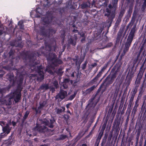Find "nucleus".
I'll use <instances>...</instances> for the list:
<instances>
[{
	"mask_svg": "<svg viewBox=\"0 0 146 146\" xmlns=\"http://www.w3.org/2000/svg\"><path fill=\"white\" fill-rule=\"evenodd\" d=\"M41 9H40L38 8L36 9V12L37 13H38L41 14Z\"/></svg>",
	"mask_w": 146,
	"mask_h": 146,
	"instance_id": "obj_11",
	"label": "nucleus"
},
{
	"mask_svg": "<svg viewBox=\"0 0 146 146\" xmlns=\"http://www.w3.org/2000/svg\"><path fill=\"white\" fill-rule=\"evenodd\" d=\"M44 88L46 89H47L48 88V86L47 84H46L44 85Z\"/></svg>",
	"mask_w": 146,
	"mask_h": 146,
	"instance_id": "obj_18",
	"label": "nucleus"
},
{
	"mask_svg": "<svg viewBox=\"0 0 146 146\" xmlns=\"http://www.w3.org/2000/svg\"><path fill=\"white\" fill-rule=\"evenodd\" d=\"M133 39V36H130V35H129L127 40H128V42L129 44V45H130V44L131 43L132 40Z\"/></svg>",
	"mask_w": 146,
	"mask_h": 146,
	"instance_id": "obj_8",
	"label": "nucleus"
},
{
	"mask_svg": "<svg viewBox=\"0 0 146 146\" xmlns=\"http://www.w3.org/2000/svg\"><path fill=\"white\" fill-rule=\"evenodd\" d=\"M0 125L3 127V130L6 133L8 134L9 133L11 130V128L9 127V125L7 124L5 127H3V126L5 125V123L3 121H0Z\"/></svg>",
	"mask_w": 146,
	"mask_h": 146,
	"instance_id": "obj_1",
	"label": "nucleus"
},
{
	"mask_svg": "<svg viewBox=\"0 0 146 146\" xmlns=\"http://www.w3.org/2000/svg\"><path fill=\"white\" fill-rule=\"evenodd\" d=\"M46 1H48V0H46Z\"/></svg>",
	"mask_w": 146,
	"mask_h": 146,
	"instance_id": "obj_29",
	"label": "nucleus"
},
{
	"mask_svg": "<svg viewBox=\"0 0 146 146\" xmlns=\"http://www.w3.org/2000/svg\"><path fill=\"white\" fill-rule=\"evenodd\" d=\"M43 86V88H44V86Z\"/></svg>",
	"mask_w": 146,
	"mask_h": 146,
	"instance_id": "obj_27",
	"label": "nucleus"
},
{
	"mask_svg": "<svg viewBox=\"0 0 146 146\" xmlns=\"http://www.w3.org/2000/svg\"><path fill=\"white\" fill-rule=\"evenodd\" d=\"M81 146H87V145L86 144H82Z\"/></svg>",
	"mask_w": 146,
	"mask_h": 146,
	"instance_id": "obj_19",
	"label": "nucleus"
},
{
	"mask_svg": "<svg viewBox=\"0 0 146 146\" xmlns=\"http://www.w3.org/2000/svg\"><path fill=\"white\" fill-rule=\"evenodd\" d=\"M44 129H45V130L47 129L46 127H44L42 129V130L39 129V130L40 132H44Z\"/></svg>",
	"mask_w": 146,
	"mask_h": 146,
	"instance_id": "obj_14",
	"label": "nucleus"
},
{
	"mask_svg": "<svg viewBox=\"0 0 146 146\" xmlns=\"http://www.w3.org/2000/svg\"><path fill=\"white\" fill-rule=\"evenodd\" d=\"M72 76L73 77L74 76V73H72Z\"/></svg>",
	"mask_w": 146,
	"mask_h": 146,
	"instance_id": "obj_21",
	"label": "nucleus"
},
{
	"mask_svg": "<svg viewBox=\"0 0 146 146\" xmlns=\"http://www.w3.org/2000/svg\"><path fill=\"white\" fill-rule=\"evenodd\" d=\"M42 21L43 22L45 23V24L48 23L49 22V18L48 17L45 18V19H42Z\"/></svg>",
	"mask_w": 146,
	"mask_h": 146,
	"instance_id": "obj_5",
	"label": "nucleus"
},
{
	"mask_svg": "<svg viewBox=\"0 0 146 146\" xmlns=\"http://www.w3.org/2000/svg\"><path fill=\"white\" fill-rule=\"evenodd\" d=\"M55 82L56 84H57V82Z\"/></svg>",
	"mask_w": 146,
	"mask_h": 146,
	"instance_id": "obj_26",
	"label": "nucleus"
},
{
	"mask_svg": "<svg viewBox=\"0 0 146 146\" xmlns=\"http://www.w3.org/2000/svg\"><path fill=\"white\" fill-rule=\"evenodd\" d=\"M13 98L14 100L16 102H18L20 100L21 97V93L20 92L15 93L14 94Z\"/></svg>",
	"mask_w": 146,
	"mask_h": 146,
	"instance_id": "obj_3",
	"label": "nucleus"
},
{
	"mask_svg": "<svg viewBox=\"0 0 146 146\" xmlns=\"http://www.w3.org/2000/svg\"><path fill=\"white\" fill-rule=\"evenodd\" d=\"M38 69L39 70L38 71V72L39 73L40 72H41L40 74H41V79H43L44 78V76L42 74H43V72H41V71L40 70V68H38Z\"/></svg>",
	"mask_w": 146,
	"mask_h": 146,
	"instance_id": "obj_9",
	"label": "nucleus"
},
{
	"mask_svg": "<svg viewBox=\"0 0 146 146\" xmlns=\"http://www.w3.org/2000/svg\"><path fill=\"white\" fill-rule=\"evenodd\" d=\"M102 71L100 72L98 74L96 77L94 78V80L95 82L96 81L98 78L102 74Z\"/></svg>",
	"mask_w": 146,
	"mask_h": 146,
	"instance_id": "obj_7",
	"label": "nucleus"
},
{
	"mask_svg": "<svg viewBox=\"0 0 146 146\" xmlns=\"http://www.w3.org/2000/svg\"><path fill=\"white\" fill-rule=\"evenodd\" d=\"M68 106H69V105H68V104H67V105H66V107H67V108H68Z\"/></svg>",
	"mask_w": 146,
	"mask_h": 146,
	"instance_id": "obj_22",
	"label": "nucleus"
},
{
	"mask_svg": "<svg viewBox=\"0 0 146 146\" xmlns=\"http://www.w3.org/2000/svg\"><path fill=\"white\" fill-rule=\"evenodd\" d=\"M95 86H93L91 87L90 88H89L88 90L90 91H92L95 88Z\"/></svg>",
	"mask_w": 146,
	"mask_h": 146,
	"instance_id": "obj_15",
	"label": "nucleus"
},
{
	"mask_svg": "<svg viewBox=\"0 0 146 146\" xmlns=\"http://www.w3.org/2000/svg\"><path fill=\"white\" fill-rule=\"evenodd\" d=\"M70 43H71V44H72L74 45H75V43H73V42H72V41L70 42Z\"/></svg>",
	"mask_w": 146,
	"mask_h": 146,
	"instance_id": "obj_20",
	"label": "nucleus"
},
{
	"mask_svg": "<svg viewBox=\"0 0 146 146\" xmlns=\"http://www.w3.org/2000/svg\"><path fill=\"white\" fill-rule=\"evenodd\" d=\"M15 125V123H13V125Z\"/></svg>",
	"mask_w": 146,
	"mask_h": 146,
	"instance_id": "obj_25",
	"label": "nucleus"
},
{
	"mask_svg": "<svg viewBox=\"0 0 146 146\" xmlns=\"http://www.w3.org/2000/svg\"><path fill=\"white\" fill-rule=\"evenodd\" d=\"M76 94V93L75 92L74 94H73V95H72V96H71L69 98V100H72L75 97V96Z\"/></svg>",
	"mask_w": 146,
	"mask_h": 146,
	"instance_id": "obj_10",
	"label": "nucleus"
},
{
	"mask_svg": "<svg viewBox=\"0 0 146 146\" xmlns=\"http://www.w3.org/2000/svg\"><path fill=\"white\" fill-rule=\"evenodd\" d=\"M109 7H110V5H109Z\"/></svg>",
	"mask_w": 146,
	"mask_h": 146,
	"instance_id": "obj_28",
	"label": "nucleus"
},
{
	"mask_svg": "<svg viewBox=\"0 0 146 146\" xmlns=\"http://www.w3.org/2000/svg\"><path fill=\"white\" fill-rule=\"evenodd\" d=\"M18 24L19 25L20 27L21 28H22V27H23L22 21H19L18 23Z\"/></svg>",
	"mask_w": 146,
	"mask_h": 146,
	"instance_id": "obj_12",
	"label": "nucleus"
},
{
	"mask_svg": "<svg viewBox=\"0 0 146 146\" xmlns=\"http://www.w3.org/2000/svg\"><path fill=\"white\" fill-rule=\"evenodd\" d=\"M65 110V108L64 107H62L61 108L58 109L57 110V112L60 113L62 111H64Z\"/></svg>",
	"mask_w": 146,
	"mask_h": 146,
	"instance_id": "obj_6",
	"label": "nucleus"
},
{
	"mask_svg": "<svg viewBox=\"0 0 146 146\" xmlns=\"http://www.w3.org/2000/svg\"><path fill=\"white\" fill-rule=\"evenodd\" d=\"M84 40V39H83L82 40H81V41H82V40Z\"/></svg>",
	"mask_w": 146,
	"mask_h": 146,
	"instance_id": "obj_24",
	"label": "nucleus"
},
{
	"mask_svg": "<svg viewBox=\"0 0 146 146\" xmlns=\"http://www.w3.org/2000/svg\"><path fill=\"white\" fill-rule=\"evenodd\" d=\"M67 92L64 90H61L58 95V97L61 99H63L67 96Z\"/></svg>",
	"mask_w": 146,
	"mask_h": 146,
	"instance_id": "obj_4",
	"label": "nucleus"
},
{
	"mask_svg": "<svg viewBox=\"0 0 146 146\" xmlns=\"http://www.w3.org/2000/svg\"><path fill=\"white\" fill-rule=\"evenodd\" d=\"M80 35L82 37H83L84 35V33L83 32H81L80 33Z\"/></svg>",
	"mask_w": 146,
	"mask_h": 146,
	"instance_id": "obj_17",
	"label": "nucleus"
},
{
	"mask_svg": "<svg viewBox=\"0 0 146 146\" xmlns=\"http://www.w3.org/2000/svg\"><path fill=\"white\" fill-rule=\"evenodd\" d=\"M44 124L46 125H47L50 128H52L53 126L52 125V123H54V120H50V121L46 119L44 120Z\"/></svg>",
	"mask_w": 146,
	"mask_h": 146,
	"instance_id": "obj_2",
	"label": "nucleus"
},
{
	"mask_svg": "<svg viewBox=\"0 0 146 146\" xmlns=\"http://www.w3.org/2000/svg\"><path fill=\"white\" fill-rule=\"evenodd\" d=\"M30 15H31V16H32V13H31Z\"/></svg>",
	"mask_w": 146,
	"mask_h": 146,
	"instance_id": "obj_23",
	"label": "nucleus"
},
{
	"mask_svg": "<svg viewBox=\"0 0 146 146\" xmlns=\"http://www.w3.org/2000/svg\"><path fill=\"white\" fill-rule=\"evenodd\" d=\"M29 113L28 111H27L25 113V115H24V117L25 118H26L27 117L29 114Z\"/></svg>",
	"mask_w": 146,
	"mask_h": 146,
	"instance_id": "obj_13",
	"label": "nucleus"
},
{
	"mask_svg": "<svg viewBox=\"0 0 146 146\" xmlns=\"http://www.w3.org/2000/svg\"><path fill=\"white\" fill-rule=\"evenodd\" d=\"M66 137V135H61L60 139H63Z\"/></svg>",
	"mask_w": 146,
	"mask_h": 146,
	"instance_id": "obj_16",
	"label": "nucleus"
}]
</instances>
